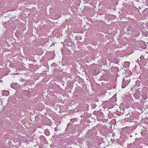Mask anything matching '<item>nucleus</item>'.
<instances>
[{"mask_svg":"<svg viewBox=\"0 0 148 148\" xmlns=\"http://www.w3.org/2000/svg\"><path fill=\"white\" fill-rule=\"evenodd\" d=\"M97 133L96 130L93 128L88 131L86 134V136L88 138L91 139Z\"/></svg>","mask_w":148,"mask_h":148,"instance_id":"f257e3e1","label":"nucleus"},{"mask_svg":"<svg viewBox=\"0 0 148 148\" xmlns=\"http://www.w3.org/2000/svg\"><path fill=\"white\" fill-rule=\"evenodd\" d=\"M130 79L128 77H124L123 79V82L122 85V88H124L130 82Z\"/></svg>","mask_w":148,"mask_h":148,"instance_id":"f03ea898","label":"nucleus"},{"mask_svg":"<svg viewBox=\"0 0 148 148\" xmlns=\"http://www.w3.org/2000/svg\"><path fill=\"white\" fill-rule=\"evenodd\" d=\"M140 92L139 91H136L133 95L134 97L136 99H138L140 96Z\"/></svg>","mask_w":148,"mask_h":148,"instance_id":"7ed1b4c3","label":"nucleus"},{"mask_svg":"<svg viewBox=\"0 0 148 148\" xmlns=\"http://www.w3.org/2000/svg\"><path fill=\"white\" fill-rule=\"evenodd\" d=\"M3 93L2 94V95L3 96H7L9 95V92L8 91L4 90L3 91Z\"/></svg>","mask_w":148,"mask_h":148,"instance_id":"20e7f679","label":"nucleus"},{"mask_svg":"<svg viewBox=\"0 0 148 148\" xmlns=\"http://www.w3.org/2000/svg\"><path fill=\"white\" fill-rule=\"evenodd\" d=\"M76 119L75 118H73L71 120V123H73L74 122L76 121Z\"/></svg>","mask_w":148,"mask_h":148,"instance_id":"39448f33","label":"nucleus"},{"mask_svg":"<svg viewBox=\"0 0 148 148\" xmlns=\"http://www.w3.org/2000/svg\"><path fill=\"white\" fill-rule=\"evenodd\" d=\"M144 58V57L143 56H140V59H141L142 58Z\"/></svg>","mask_w":148,"mask_h":148,"instance_id":"423d86ee","label":"nucleus"},{"mask_svg":"<svg viewBox=\"0 0 148 148\" xmlns=\"http://www.w3.org/2000/svg\"><path fill=\"white\" fill-rule=\"evenodd\" d=\"M139 61H140V60L139 59H138L137 60V62L139 63Z\"/></svg>","mask_w":148,"mask_h":148,"instance_id":"0eeeda50","label":"nucleus"},{"mask_svg":"<svg viewBox=\"0 0 148 148\" xmlns=\"http://www.w3.org/2000/svg\"><path fill=\"white\" fill-rule=\"evenodd\" d=\"M55 131H57L58 130H57V128H55Z\"/></svg>","mask_w":148,"mask_h":148,"instance_id":"6e6552de","label":"nucleus"},{"mask_svg":"<svg viewBox=\"0 0 148 148\" xmlns=\"http://www.w3.org/2000/svg\"><path fill=\"white\" fill-rule=\"evenodd\" d=\"M47 136L49 135V133L48 132V134H46Z\"/></svg>","mask_w":148,"mask_h":148,"instance_id":"1a4fd4ad","label":"nucleus"},{"mask_svg":"<svg viewBox=\"0 0 148 148\" xmlns=\"http://www.w3.org/2000/svg\"><path fill=\"white\" fill-rule=\"evenodd\" d=\"M116 69H118V68L117 67H116Z\"/></svg>","mask_w":148,"mask_h":148,"instance_id":"9d476101","label":"nucleus"},{"mask_svg":"<svg viewBox=\"0 0 148 148\" xmlns=\"http://www.w3.org/2000/svg\"><path fill=\"white\" fill-rule=\"evenodd\" d=\"M136 1H137V2H138V1H137V0H136Z\"/></svg>","mask_w":148,"mask_h":148,"instance_id":"9b49d317","label":"nucleus"},{"mask_svg":"<svg viewBox=\"0 0 148 148\" xmlns=\"http://www.w3.org/2000/svg\"><path fill=\"white\" fill-rule=\"evenodd\" d=\"M136 1H137V2H138V1H137V0H136Z\"/></svg>","mask_w":148,"mask_h":148,"instance_id":"f8f14e48","label":"nucleus"},{"mask_svg":"<svg viewBox=\"0 0 148 148\" xmlns=\"http://www.w3.org/2000/svg\"><path fill=\"white\" fill-rule=\"evenodd\" d=\"M132 137V136H130V137Z\"/></svg>","mask_w":148,"mask_h":148,"instance_id":"ddd939ff","label":"nucleus"}]
</instances>
